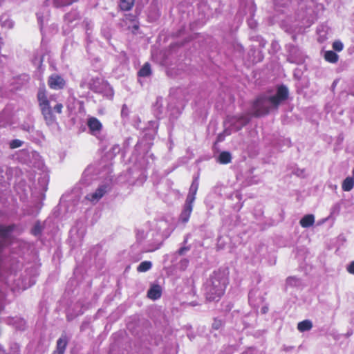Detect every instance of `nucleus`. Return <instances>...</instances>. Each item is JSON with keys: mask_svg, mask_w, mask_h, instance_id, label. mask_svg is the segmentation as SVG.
Instances as JSON below:
<instances>
[{"mask_svg": "<svg viewBox=\"0 0 354 354\" xmlns=\"http://www.w3.org/2000/svg\"><path fill=\"white\" fill-rule=\"evenodd\" d=\"M324 59L326 61L330 63H337L339 59V57L336 53L333 50H328L324 54Z\"/></svg>", "mask_w": 354, "mask_h": 354, "instance_id": "2eb2a0df", "label": "nucleus"}, {"mask_svg": "<svg viewBox=\"0 0 354 354\" xmlns=\"http://www.w3.org/2000/svg\"><path fill=\"white\" fill-rule=\"evenodd\" d=\"M126 107V105H123V107H122V111L124 110V109Z\"/></svg>", "mask_w": 354, "mask_h": 354, "instance_id": "2f4dec72", "label": "nucleus"}, {"mask_svg": "<svg viewBox=\"0 0 354 354\" xmlns=\"http://www.w3.org/2000/svg\"><path fill=\"white\" fill-rule=\"evenodd\" d=\"M194 200H195V195L192 194H189L187 196V199H186L185 205H188L189 204L192 205V203H193Z\"/></svg>", "mask_w": 354, "mask_h": 354, "instance_id": "393cba45", "label": "nucleus"}, {"mask_svg": "<svg viewBox=\"0 0 354 354\" xmlns=\"http://www.w3.org/2000/svg\"><path fill=\"white\" fill-rule=\"evenodd\" d=\"M68 342V339L66 335L62 334L57 341L56 350L54 351L53 354H64Z\"/></svg>", "mask_w": 354, "mask_h": 354, "instance_id": "0eeeda50", "label": "nucleus"}, {"mask_svg": "<svg viewBox=\"0 0 354 354\" xmlns=\"http://www.w3.org/2000/svg\"><path fill=\"white\" fill-rule=\"evenodd\" d=\"M136 0H120L119 8L122 11H129L135 4Z\"/></svg>", "mask_w": 354, "mask_h": 354, "instance_id": "f8f14e48", "label": "nucleus"}, {"mask_svg": "<svg viewBox=\"0 0 354 354\" xmlns=\"http://www.w3.org/2000/svg\"><path fill=\"white\" fill-rule=\"evenodd\" d=\"M347 271L352 274H354V261H352L347 268Z\"/></svg>", "mask_w": 354, "mask_h": 354, "instance_id": "cd10ccee", "label": "nucleus"}, {"mask_svg": "<svg viewBox=\"0 0 354 354\" xmlns=\"http://www.w3.org/2000/svg\"><path fill=\"white\" fill-rule=\"evenodd\" d=\"M162 295V290L159 285H153L147 292V297L153 300L159 299Z\"/></svg>", "mask_w": 354, "mask_h": 354, "instance_id": "1a4fd4ad", "label": "nucleus"}, {"mask_svg": "<svg viewBox=\"0 0 354 354\" xmlns=\"http://www.w3.org/2000/svg\"><path fill=\"white\" fill-rule=\"evenodd\" d=\"M222 322L221 320L214 319V322L212 324V328L214 329L218 330L221 326Z\"/></svg>", "mask_w": 354, "mask_h": 354, "instance_id": "bb28decb", "label": "nucleus"}, {"mask_svg": "<svg viewBox=\"0 0 354 354\" xmlns=\"http://www.w3.org/2000/svg\"><path fill=\"white\" fill-rule=\"evenodd\" d=\"M354 187V178L353 177H346L342 184V189L344 192H350Z\"/></svg>", "mask_w": 354, "mask_h": 354, "instance_id": "ddd939ff", "label": "nucleus"}, {"mask_svg": "<svg viewBox=\"0 0 354 354\" xmlns=\"http://www.w3.org/2000/svg\"><path fill=\"white\" fill-rule=\"evenodd\" d=\"M152 263L151 261H145L140 263L137 268V271L139 272H145L151 269Z\"/></svg>", "mask_w": 354, "mask_h": 354, "instance_id": "6ab92c4d", "label": "nucleus"}, {"mask_svg": "<svg viewBox=\"0 0 354 354\" xmlns=\"http://www.w3.org/2000/svg\"><path fill=\"white\" fill-rule=\"evenodd\" d=\"M22 144H23V142L21 141L20 140H18V139L12 140L10 143V147L11 149H16V148L20 147L22 145Z\"/></svg>", "mask_w": 354, "mask_h": 354, "instance_id": "5701e85b", "label": "nucleus"}, {"mask_svg": "<svg viewBox=\"0 0 354 354\" xmlns=\"http://www.w3.org/2000/svg\"><path fill=\"white\" fill-rule=\"evenodd\" d=\"M106 185H101L100 186L94 193L88 194L86 196V199L88 200L91 202H97L100 198H102L106 192Z\"/></svg>", "mask_w": 354, "mask_h": 354, "instance_id": "423d86ee", "label": "nucleus"}, {"mask_svg": "<svg viewBox=\"0 0 354 354\" xmlns=\"http://www.w3.org/2000/svg\"><path fill=\"white\" fill-rule=\"evenodd\" d=\"M190 250V246H183V247H181L178 250V254L180 256L182 255H184L185 253L187 251H189Z\"/></svg>", "mask_w": 354, "mask_h": 354, "instance_id": "a878e982", "label": "nucleus"}, {"mask_svg": "<svg viewBox=\"0 0 354 354\" xmlns=\"http://www.w3.org/2000/svg\"><path fill=\"white\" fill-rule=\"evenodd\" d=\"M313 328V323L310 320L305 319L298 323L297 329L300 332L310 330Z\"/></svg>", "mask_w": 354, "mask_h": 354, "instance_id": "4468645a", "label": "nucleus"}, {"mask_svg": "<svg viewBox=\"0 0 354 354\" xmlns=\"http://www.w3.org/2000/svg\"><path fill=\"white\" fill-rule=\"evenodd\" d=\"M187 238H186V239L184 240V243L185 244V243H187Z\"/></svg>", "mask_w": 354, "mask_h": 354, "instance_id": "7c9ffc66", "label": "nucleus"}, {"mask_svg": "<svg viewBox=\"0 0 354 354\" xmlns=\"http://www.w3.org/2000/svg\"><path fill=\"white\" fill-rule=\"evenodd\" d=\"M192 212V205H191L190 204H189L188 205H185L184 209L180 216V219L183 223L188 222V221L190 218Z\"/></svg>", "mask_w": 354, "mask_h": 354, "instance_id": "9d476101", "label": "nucleus"}, {"mask_svg": "<svg viewBox=\"0 0 354 354\" xmlns=\"http://www.w3.org/2000/svg\"><path fill=\"white\" fill-rule=\"evenodd\" d=\"M269 102L268 97L265 95L259 96L252 104L254 115L256 117L263 116L269 113L270 109L267 104Z\"/></svg>", "mask_w": 354, "mask_h": 354, "instance_id": "7ed1b4c3", "label": "nucleus"}, {"mask_svg": "<svg viewBox=\"0 0 354 354\" xmlns=\"http://www.w3.org/2000/svg\"><path fill=\"white\" fill-rule=\"evenodd\" d=\"M132 32L133 34H136V31L139 29V25L138 24H134L133 26H132Z\"/></svg>", "mask_w": 354, "mask_h": 354, "instance_id": "c85d7f7f", "label": "nucleus"}, {"mask_svg": "<svg viewBox=\"0 0 354 354\" xmlns=\"http://www.w3.org/2000/svg\"><path fill=\"white\" fill-rule=\"evenodd\" d=\"M151 66L149 63L146 62L144 64V65L142 66V68L139 70L138 72V75L140 77H148L151 75Z\"/></svg>", "mask_w": 354, "mask_h": 354, "instance_id": "dca6fc26", "label": "nucleus"}, {"mask_svg": "<svg viewBox=\"0 0 354 354\" xmlns=\"http://www.w3.org/2000/svg\"><path fill=\"white\" fill-rule=\"evenodd\" d=\"M198 189V176L194 178L189 188V194L196 195Z\"/></svg>", "mask_w": 354, "mask_h": 354, "instance_id": "412c9836", "label": "nucleus"}, {"mask_svg": "<svg viewBox=\"0 0 354 354\" xmlns=\"http://www.w3.org/2000/svg\"><path fill=\"white\" fill-rule=\"evenodd\" d=\"M344 45L342 41L337 40L333 43V48L334 50L340 52L343 50Z\"/></svg>", "mask_w": 354, "mask_h": 354, "instance_id": "4be33fe9", "label": "nucleus"}, {"mask_svg": "<svg viewBox=\"0 0 354 354\" xmlns=\"http://www.w3.org/2000/svg\"><path fill=\"white\" fill-rule=\"evenodd\" d=\"M87 126L91 133L100 131L102 129V123L95 117H91L88 119Z\"/></svg>", "mask_w": 354, "mask_h": 354, "instance_id": "6e6552de", "label": "nucleus"}, {"mask_svg": "<svg viewBox=\"0 0 354 354\" xmlns=\"http://www.w3.org/2000/svg\"><path fill=\"white\" fill-rule=\"evenodd\" d=\"M66 84V80L59 74H52L48 78V85L53 90L64 89Z\"/></svg>", "mask_w": 354, "mask_h": 354, "instance_id": "39448f33", "label": "nucleus"}, {"mask_svg": "<svg viewBox=\"0 0 354 354\" xmlns=\"http://www.w3.org/2000/svg\"><path fill=\"white\" fill-rule=\"evenodd\" d=\"M315 222V217L313 214L305 215L299 221L300 225L303 227H308L312 226Z\"/></svg>", "mask_w": 354, "mask_h": 354, "instance_id": "9b49d317", "label": "nucleus"}, {"mask_svg": "<svg viewBox=\"0 0 354 354\" xmlns=\"http://www.w3.org/2000/svg\"><path fill=\"white\" fill-rule=\"evenodd\" d=\"M75 2H77V0H54V3L57 7L70 6Z\"/></svg>", "mask_w": 354, "mask_h": 354, "instance_id": "aec40b11", "label": "nucleus"}, {"mask_svg": "<svg viewBox=\"0 0 354 354\" xmlns=\"http://www.w3.org/2000/svg\"><path fill=\"white\" fill-rule=\"evenodd\" d=\"M288 97V90L284 85L278 86L277 93L274 95L268 97V102L277 109L280 104L286 101Z\"/></svg>", "mask_w": 354, "mask_h": 354, "instance_id": "20e7f679", "label": "nucleus"}, {"mask_svg": "<svg viewBox=\"0 0 354 354\" xmlns=\"http://www.w3.org/2000/svg\"><path fill=\"white\" fill-rule=\"evenodd\" d=\"M41 226L39 224H36L32 230V233L37 236L41 233Z\"/></svg>", "mask_w": 354, "mask_h": 354, "instance_id": "b1692460", "label": "nucleus"}, {"mask_svg": "<svg viewBox=\"0 0 354 354\" xmlns=\"http://www.w3.org/2000/svg\"><path fill=\"white\" fill-rule=\"evenodd\" d=\"M229 283V270L219 268L210 277V283L207 287L206 299L209 301H218L223 296Z\"/></svg>", "mask_w": 354, "mask_h": 354, "instance_id": "f257e3e1", "label": "nucleus"}, {"mask_svg": "<svg viewBox=\"0 0 354 354\" xmlns=\"http://www.w3.org/2000/svg\"><path fill=\"white\" fill-rule=\"evenodd\" d=\"M37 98L41 113L48 125L53 124L56 121V117L53 112L58 114L62 113L64 106L62 103H57L53 109L51 108L45 88H40L37 94Z\"/></svg>", "mask_w": 354, "mask_h": 354, "instance_id": "f03ea898", "label": "nucleus"}, {"mask_svg": "<svg viewBox=\"0 0 354 354\" xmlns=\"http://www.w3.org/2000/svg\"><path fill=\"white\" fill-rule=\"evenodd\" d=\"M14 230V225H0V237L6 238L9 234Z\"/></svg>", "mask_w": 354, "mask_h": 354, "instance_id": "a211bd4d", "label": "nucleus"}, {"mask_svg": "<svg viewBox=\"0 0 354 354\" xmlns=\"http://www.w3.org/2000/svg\"><path fill=\"white\" fill-rule=\"evenodd\" d=\"M268 310V308L267 306H264L261 308V313L266 314Z\"/></svg>", "mask_w": 354, "mask_h": 354, "instance_id": "c756f323", "label": "nucleus"}, {"mask_svg": "<svg viewBox=\"0 0 354 354\" xmlns=\"http://www.w3.org/2000/svg\"><path fill=\"white\" fill-rule=\"evenodd\" d=\"M232 160V156L228 151H222L218 156V162L221 164H228Z\"/></svg>", "mask_w": 354, "mask_h": 354, "instance_id": "f3484780", "label": "nucleus"}]
</instances>
